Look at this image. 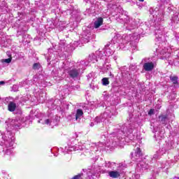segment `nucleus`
<instances>
[{
  "label": "nucleus",
  "instance_id": "a19ab883",
  "mask_svg": "<svg viewBox=\"0 0 179 179\" xmlns=\"http://www.w3.org/2000/svg\"><path fill=\"white\" fill-rule=\"evenodd\" d=\"M25 83H27V85H34V83H33V82H31V81H30L29 80H27L25 81Z\"/></svg>",
  "mask_w": 179,
  "mask_h": 179
},
{
  "label": "nucleus",
  "instance_id": "7ed1b4c3",
  "mask_svg": "<svg viewBox=\"0 0 179 179\" xmlns=\"http://www.w3.org/2000/svg\"><path fill=\"white\" fill-rule=\"evenodd\" d=\"M152 15L155 17V36L157 41H160L164 34V27L160 24L161 22L164 20V10L162 8L156 7L150 10Z\"/></svg>",
  "mask_w": 179,
  "mask_h": 179
},
{
  "label": "nucleus",
  "instance_id": "393cba45",
  "mask_svg": "<svg viewBox=\"0 0 179 179\" xmlns=\"http://www.w3.org/2000/svg\"><path fill=\"white\" fill-rule=\"evenodd\" d=\"M8 110L11 113L16 110V103L14 102H10L8 106Z\"/></svg>",
  "mask_w": 179,
  "mask_h": 179
},
{
  "label": "nucleus",
  "instance_id": "9b49d317",
  "mask_svg": "<svg viewBox=\"0 0 179 179\" xmlns=\"http://www.w3.org/2000/svg\"><path fill=\"white\" fill-rule=\"evenodd\" d=\"M39 124H43V125L46 124L50 127H54V125H57V120L54 119H41L38 121Z\"/></svg>",
  "mask_w": 179,
  "mask_h": 179
},
{
  "label": "nucleus",
  "instance_id": "bb28decb",
  "mask_svg": "<svg viewBox=\"0 0 179 179\" xmlns=\"http://www.w3.org/2000/svg\"><path fill=\"white\" fill-rule=\"evenodd\" d=\"M83 115V110L82 109H78L76 113V120L78 121V120H80V117Z\"/></svg>",
  "mask_w": 179,
  "mask_h": 179
},
{
  "label": "nucleus",
  "instance_id": "6e6552de",
  "mask_svg": "<svg viewBox=\"0 0 179 179\" xmlns=\"http://www.w3.org/2000/svg\"><path fill=\"white\" fill-rule=\"evenodd\" d=\"M64 71L67 72L69 76L72 79H78L80 76V72L75 67H69L68 69L64 67Z\"/></svg>",
  "mask_w": 179,
  "mask_h": 179
},
{
  "label": "nucleus",
  "instance_id": "5701e85b",
  "mask_svg": "<svg viewBox=\"0 0 179 179\" xmlns=\"http://www.w3.org/2000/svg\"><path fill=\"white\" fill-rule=\"evenodd\" d=\"M23 122H24V121H21L20 119H19V120H15V123H14V128H15L16 129H17L18 128H22V127H23Z\"/></svg>",
  "mask_w": 179,
  "mask_h": 179
},
{
  "label": "nucleus",
  "instance_id": "37998d69",
  "mask_svg": "<svg viewBox=\"0 0 179 179\" xmlns=\"http://www.w3.org/2000/svg\"><path fill=\"white\" fill-rule=\"evenodd\" d=\"M109 76H110L111 78H114V75L111 73V70L109 71Z\"/></svg>",
  "mask_w": 179,
  "mask_h": 179
},
{
  "label": "nucleus",
  "instance_id": "4c0bfd02",
  "mask_svg": "<svg viewBox=\"0 0 179 179\" xmlns=\"http://www.w3.org/2000/svg\"><path fill=\"white\" fill-rule=\"evenodd\" d=\"M3 62H6V64H10V62H12V57L3 59Z\"/></svg>",
  "mask_w": 179,
  "mask_h": 179
},
{
  "label": "nucleus",
  "instance_id": "c85d7f7f",
  "mask_svg": "<svg viewBox=\"0 0 179 179\" xmlns=\"http://www.w3.org/2000/svg\"><path fill=\"white\" fill-rule=\"evenodd\" d=\"M80 45V47L82 46V43H80V40L79 41H74L73 43L71 44V50H75L76 47Z\"/></svg>",
  "mask_w": 179,
  "mask_h": 179
},
{
  "label": "nucleus",
  "instance_id": "4d7b16f0",
  "mask_svg": "<svg viewBox=\"0 0 179 179\" xmlns=\"http://www.w3.org/2000/svg\"><path fill=\"white\" fill-rule=\"evenodd\" d=\"M67 12H69V10H67Z\"/></svg>",
  "mask_w": 179,
  "mask_h": 179
},
{
  "label": "nucleus",
  "instance_id": "5fc2aeb1",
  "mask_svg": "<svg viewBox=\"0 0 179 179\" xmlns=\"http://www.w3.org/2000/svg\"><path fill=\"white\" fill-rule=\"evenodd\" d=\"M93 125H94V124L91 123V127H93Z\"/></svg>",
  "mask_w": 179,
  "mask_h": 179
},
{
  "label": "nucleus",
  "instance_id": "aec40b11",
  "mask_svg": "<svg viewBox=\"0 0 179 179\" xmlns=\"http://www.w3.org/2000/svg\"><path fill=\"white\" fill-rule=\"evenodd\" d=\"M173 145H174V141H169L164 145L162 149H165L166 153H167L168 151L173 149Z\"/></svg>",
  "mask_w": 179,
  "mask_h": 179
},
{
  "label": "nucleus",
  "instance_id": "f704fd0d",
  "mask_svg": "<svg viewBox=\"0 0 179 179\" xmlns=\"http://www.w3.org/2000/svg\"><path fill=\"white\" fill-rule=\"evenodd\" d=\"M87 177H85V179H94L93 178V173L90 171L87 173Z\"/></svg>",
  "mask_w": 179,
  "mask_h": 179
},
{
  "label": "nucleus",
  "instance_id": "f8f14e48",
  "mask_svg": "<svg viewBox=\"0 0 179 179\" xmlns=\"http://www.w3.org/2000/svg\"><path fill=\"white\" fill-rule=\"evenodd\" d=\"M155 66H156V62H147L143 64V68L147 72H150L155 69Z\"/></svg>",
  "mask_w": 179,
  "mask_h": 179
},
{
  "label": "nucleus",
  "instance_id": "3c124183",
  "mask_svg": "<svg viewBox=\"0 0 179 179\" xmlns=\"http://www.w3.org/2000/svg\"><path fill=\"white\" fill-rule=\"evenodd\" d=\"M166 166H164V165H163L162 167H159V169H164Z\"/></svg>",
  "mask_w": 179,
  "mask_h": 179
},
{
  "label": "nucleus",
  "instance_id": "8fccbe9b",
  "mask_svg": "<svg viewBox=\"0 0 179 179\" xmlns=\"http://www.w3.org/2000/svg\"><path fill=\"white\" fill-rule=\"evenodd\" d=\"M102 138H103V139H106V138H107V137H106V135H103Z\"/></svg>",
  "mask_w": 179,
  "mask_h": 179
},
{
  "label": "nucleus",
  "instance_id": "4be33fe9",
  "mask_svg": "<svg viewBox=\"0 0 179 179\" xmlns=\"http://www.w3.org/2000/svg\"><path fill=\"white\" fill-rule=\"evenodd\" d=\"M103 17H98L94 22V27H95V29H99V27L103 24Z\"/></svg>",
  "mask_w": 179,
  "mask_h": 179
},
{
  "label": "nucleus",
  "instance_id": "ea45409f",
  "mask_svg": "<svg viewBox=\"0 0 179 179\" xmlns=\"http://www.w3.org/2000/svg\"><path fill=\"white\" fill-rule=\"evenodd\" d=\"M94 1L96 0H85V1L87 3L90 2L92 5V3H94Z\"/></svg>",
  "mask_w": 179,
  "mask_h": 179
},
{
  "label": "nucleus",
  "instance_id": "dca6fc26",
  "mask_svg": "<svg viewBox=\"0 0 179 179\" xmlns=\"http://www.w3.org/2000/svg\"><path fill=\"white\" fill-rule=\"evenodd\" d=\"M83 150V147L82 145H76L71 147H69L68 148H65L64 153H69V152H76V150Z\"/></svg>",
  "mask_w": 179,
  "mask_h": 179
},
{
  "label": "nucleus",
  "instance_id": "c9c22d12",
  "mask_svg": "<svg viewBox=\"0 0 179 179\" xmlns=\"http://www.w3.org/2000/svg\"><path fill=\"white\" fill-rule=\"evenodd\" d=\"M103 121V118L101 117V116L100 115L99 117H96L95 119H94V122L96 123V124H99V122H102Z\"/></svg>",
  "mask_w": 179,
  "mask_h": 179
},
{
  "label": "nucleus",
  "instance_id": "1a4fd4ad",
  "mask_svg": "<svg viewBox=\"0 0 179 179\" xmlns=\"http://www.w3.org/2000/svg\"><path fill=\"white\" fill-rule=\"evenodd\" d=\"M90 38H92V34L90 33V30L87 29L83 31V34L80 37V42L81 44H86L90 41Z\"/></svg>",
  "mask_w": 179,
  "mask_h": 179
},
{
  "label": "nucleus",
  "instance_id": "cd10ccee",
  "mask_svg": "<svg viewBox=\"0 0 179 179\" xmlns=\"http://www.w3.org/2000/svg\"><path fill=\"white\" fill-rule=\"evenodd\" d=\"M114 166H115V162H108L105 164V167H106V169H111L112 170H113V169H115Z\"/></svg>",
  "mask_w": 179,
  "mask_h": 179
},
{
  "label": "nucleus",
  "instance_id": "b1692460",
  "mask_svg": "<svg viewBox=\"0 0 179 179\" xmlns=\"http://www.w3.org/2000/svg\"><path fill=\"white\" fill-rule=\"evenodd\" d=\"M159 121L161 124H163L164 125H167V122L169 121V119L167 118L166 115H162L159 117Z\"/></svg>",
  "mask_w": 179,
  "mask_h": 179
},
{
  "label": "nucleus",
  "instance_id": "6e6d98bb",
  "mask_svg": "<svg viewBox=\"0 0 179 179\" xmlns=\"http://www.w3.org/2000/svg\"><path fill=\"white\" fill-rule=\"evenodd\" d=\"M134 69H135V66H133Z\"/></svg>",
  "mask_w": 179,
  "mask_h": 179
},
{
  "label": "nucleus",
  "instance_id": "7c9ffc66",
  "mask_svg": "<svg viewBox=\"0 0 179 179\" xmlns=\"http://www.w3.org/2000/svg\"><path fill=\"white\" fill-rule=\"evenodd\" d=\"M71 179H85V174L83 173H79L77 176H75L74 177L71 178Z\"/></svg>",
  "mask_w": 179,
  "mask_h": 179
},
{
  "label": "nucleus",
  "instance_id": "9d476101",
  "mask_svg": "<svg viewBox=\"0 0 179 179\" xmlns=\"http://www.w3.org/2000/svg\"><path fill=\"white\" fill-rule=\"evenodd\" d=\"M131 155L134 162H138V163L139 162H141V157H142V151H141V148L139 147H137L134 153H131Z\"/></svg>",
  "mask_w": 179,
  "mask_h": 179
},
{
  "label": "nucleus",
  "instance_id": "72a5a7b5",
  "mask_svg": "<svg viewBox=\"0 0 179 179\" xmlns=\"http://www.w3.org/2000/svg\"><path fill=\"white\" fill-rule=\"evenodd\" d=\"M103 71L107 72L108 71H111V67L110 66V65L105 64L103 65Z\"/></svg>",
  "mask_w": 179,
  "mask_h": 179
},
{
  "label": "nucleus",
  "instance_id": "58836bf2",
  "mask_svg": "<svg viewBox=\"0 0 179 179\" xmlns=\"http://www.w3.org/2000/svg\"><path fill=\"white\" fill-rule=\"evenodd\" d=\"M93 76H94V73H90V74H88L87 76V79L89 80L90 79H92V78H93Z\"/></svg>",
  "mask_w": 179,
  "mask_h": 179
},
{
  "label": "nucleus",
  "instance_id": "ddd939ff",
  "mask_svg": "<svg viewBox=\"0 0 179 179\" xmlns=\"http://www.w3.org/2000/svg\"><path fill=\"white\" fill-rule=\"evenodd\" d=\"M170 24L172 26V27H174V29L178 28L179 26V17L178 13H175L171 19Z\"/></svg>",
  "mask_w": 179,
  "mask_h": 179
},
{
  "label": "nucleus",
  "instance_id": "a18cd8bd",
  "mask_svg": "<svg viewBox=\"0 0 179 179\" xmlns=\"http://www.w3.org/2000/svg\"><path fill=\"white\" fill-rule=\"evenodd\" d=\"M3 85H5L4 81H0V86H2Z\"/></svg>",
  "mask_w": 179,
  "mask_h": 179
},
{
  "label": "nucleus",
  "instance_id": "f257e3e1",
  "mask_svg": "<svg viewBox=\"0 0 179 179\" xmlns=\"http://www.w3.org/2000/svg\"><path fill=\"white\" fill-rule=\"evenodd\" d=\"M138 38L139 36L136 34L123 35L116 34L111 41V43H108L105 45V48L101 51H96V55L102 58V59H107L106 57H110L114 54V50H115V43L118 44L120 50H130V51H135L138 47L136 43H138Z\"/></svg>",
  "mask_w": 179,
  "mask_h": 179
},
{
  "label": "nucleus",
  "instance_id": "2f4dec72",
  "mask_svg": "<svg viewBox=\"0 0 179 179\" xmlns=\"http://www.w3.org/2000/svg\"><path fill=\"white\" fill-rule=\"evenodd\" d=\"M102 84L103 86H108V85H110V81H108V78H103L102 79Z\"/></svg>",
  "mask_w": 179,
  "mask_h": 179
},
{
  "label": "nucleus",
  "instance_id": "39448f33",
  "mask_svg": "<svg viewBox=\"0 0 179 179\" xmlns=\"http://www.w3.org/2000/svg\"><path fill=\"white\" fill-rule=\"evenodd\" d=\"M3 141L0 143V146L5 148H12L15 144V133L7 131L6 133L1 132Z\"/></svg>",
  "mask_w": 179,
  "mask_h": 179
},
{
  "label": "nucleus",
  "instance_id": "864d4df0",
  "mask_svg": "<svg viewBox=\"0 0 179 179\" xmlns=\"http://www.w3.org/2000/svg\"><path fill=\"white\" fill-rule=\"evenodd\" d=\"M140 2H143L145 0H138Z\"/></svg>",
  "mask_w": 179,
  "mask_h": 179
},
{
  "label": "nucleus",
  "instance_id": "de8ad7c7",
  "mask_svg": "<svg viewBox=\"0 0 179 179\" xmlns=\"http://www.w3.org/2000/svg\"><path fill=\"white\" fill-rule=\"evenodd\" d=\"M153 113V109L150 110L148 114H152Z\"/></svg>",
  "mask_w": 179,
  "mask_h": 179
},
{
  "label": "nucleus",
  "instance_id": "a211bd4d",
  "mask_svg": "<svg viewBox=\"0 0 179 179\" xmlns=\"http://www.w3.org/2000/svg\"><path fill=\"white\" fill-rule=\"evenodd\" d=\"M163 155H166V148H161L153 155V159H160L163 156Z\"/></svg>",
  "mask_w": 179,
  "mask_h": 179
},
{
  "label": "nucleus",
  "instance_id": "f03ea898",
  "mask_svg": "<svg viewBox=\"0 0 179 179\" xmlns=\"http://www.w3.org/2000/svg\"><path fill=\"white\" fill-rule=\"evenodd\" d=\"M113 9H115V12H117V14L112 12V15L115 17V20L119 22V23H124L127 30H134V29H136L139 26V20H129V17L124 15V10L121 7H117V6L113 5Z\"/></svg>",
  "mask_w": 179,
  "mask_h": 179
},
{
  "label": "nucleus",
  "instance_id": "6ab92c4d",
  "mask_svg": "<svg viewBox=\"0 0 179 179\" xmlns=\"http://www.w3.org/2000/svg\"><path fill=\"white\" fill-rule=\"evenodd\" d=\"M108 174L110 178H118L121 176V172L119 171H110Z\"/></svg>",
  "mask_w": 179,
  "mask_h": 179
},
{
  "label": "nucleus",
  "instance_id": "a878e982",
  "mask_svg": "<svg viewBox=\"0 0 179 179\" xmlns=\"http://www.w3.org/2000/svg\"><path fill=\"white\" fill-rule=\"evenodd\" d=\"M99 148H100V145H97L96 143H92L90 147V150L91 152H97L99 150Z\"/></svg>",
  "mask_w": 179,
  "mask_h": 179
},
{
  "label": "nucleus",
  "instance_id": "e433bc0d",
  "mask_svg": "<svg viewBox=\"0 0 179 179\" xmlns=\"http://www.w3.org/2000/svg\"><path fill=\"white\" fill-rule=\"evenodd\" d=\"M41 65L39 63H35L33 65V69H40Z\"/></svg>",
  "mask_w": 179,
  "mask_h": 179
},
{
  "label": "nucleus",
  "instance_id": "4468645a",
  "mask_svg": "<svg viewBox=\"0 0 179 179\" xmlns=\"http://www.w3.org/2000/svg\"><path fill=\"white\" fill-rule=\"evenodd\" d=\"M87 65H89L88 62L85 60H82L77 62L76 66L80 72H83V71L86 69V66H87Z\"/></svg>",
  "mask_w": 179,
  "mask_h": 179
},
{
  "label": "nucleus",
  "instance_id": "473e14b6",
  "mask_svg": "<svg viewBox=\"0 0 179 179\" xmlns=\"http://www.w3.org/2000/svg\"><path fill=\"white\" fill-rule=\"evenodd\" d=\"M170 79L174 85H177V83H178V77L173 76V77H171Z\"/></svg>",
  "mask_w": 179,
  "mask_h": 179
},
{
  "label": "nucleus",
  "instance_id": "423d86ee",
  "mask_svg": "<svg viewBox=\"0 0 179 179\" xmlns=\"http://www.w3.org/2000/svg\"><path fill=\"white\" fill-rule=\"evenodd\" d=\"M156 52L162 55L161 59H169L171 55L170 52H169V49L163 46H158V48H156Z\"/></svg>",
  "mask_w": 179,
  "mask_h": 179
},
{
  "label": "nucleus",
  "instance_id": "2eb2a0df",
  "mask_svg": "<svg viewBox=\"0 0 179 179\" xmlns=\"http://www.w3.org/2000/svg\"><path fill=\"white\" fill-rule=\"evenodd\" d=\"M99 59H103V58H101V55L99 56L96 55V52L95 54L94 53L90 54L88 57V62H92V64L97 62Z\"/></svg>",
  "mask_w": 179,
  "mask_h": 179
},
{
  "label": "nucleus",
  "instance_id": "49530a36",
  "mask_svg": "<svg viewBox=\"0 0 179 179\" xmlns=\"http://www.w3.org/2000/svg\"><path fill=\"white\" fill-rule=\"evenodd\" d=\"M34 82H36L37 80V76H34L33 78Z\"/></svg>",
  "mask_w": 179,
  "mask_h": 179
},
{
  "label": "nucleus",
  "instance_id": "79ce46f5",
  "mask_svg": "<svg viewBox=\"0 0 179 179\" xmlns=\"http://www.w3.org/2000/svg\"><path fill=\"white\" fill-rule=\"evenodd\" d=\"M176 38L178 41H179V33L176 34Z\"/></svg>",
  "mask_w": 179,
  "mask_h": 179
},
{
  "label": "nucleus",
  "instance_id": "bf43d9fd",
  "mask_svg": "<svg viewBox=\"0 0 179 179\" xmlns=\"http://www.w3.org/2000/svg\"><path fill=\"white\" fill-rule=\"evenodd\" d=\"M178 58L179 59V57H178Z\"/></svg>",
  "mask_w": 179,
  "mask_h": 179
},
{
  "label": "nucleus",
  "instance_id": "13d9d810",
  "mask_svg": "<svg viewBox=\"0 0 179 179\" xmlns=\"http://www.w3.org/2000/svg\"><path fill=\"white\" fill-rule=\"evenodd\" d=\"M20 1H23V0H20Z\"/></svg>",
  "mask_w": 179,
  "mask_h": 179
},
{
  "label": "nucleus",
  "instance_id": "0eeeda50",
  "mask_svg": "<svg viewBox=\"0 0 179 179\" xmlns=\"http://www.w3.org/2000/svg\"><path fill=\"white\" fill-rule=\"evenodd\" d=\"M149 169H150L149 164L146 163V159H143L137 163L136 170L137 173H144L146 170H149Z\"/></svg>",
  "mask_w": 179,
  "mask_h": 179
},
{
  "label": "nucleus",
  "instance_id": "412c9836",
  "mask_svg": "<svg viewBox=\"0 0 179 179\" xmlns=\"http://www.w3.org/2000/svg\"><path fill=\"white\" fill-rule=\"evenodd\" d=\"M111 115H113L111 111L110 110H106L103 114L101 115V118H102L103 120H107V118H111Z\"/></svg>",
  "mask_w": 179,
  "mask_h": 179
},
{
  "label": "nucleus",
  "instance_id": "c756f323",
  "mask_svg": "<svg viewBox=\"0 0 179 179\" xmlns=\"http://www.w3.org/2000/svg\"><path fill=\"white\" fill-rule=\"evenodd\" d=\"M4 155L6 156H13L14 153H13V151L12 150V149L9 148V149H6L4 151Z\"/></svg>",
  "mask_w": 179,
  "mask_h": 179
},
{
  "label": "nucleus",
  "instance_id": "c03bdc74",
  "mask_svg": "<svg viewBox=\"0 0 179 179\" xmlns=\"http://www.w3.org/2000/svg\"><path fill=\"white\" fill-rule=\"evenodd\" d=\"M44 100H45V98H43L42 99H40L39 103H44Z\"/></svg>",
  "mask_w": 179,
  "mask_h": 179
},
{
  "label": "nucleus",
  "instance_id": "09e8293b",
  "mask_svg": "<svg viewBox=\"0 0 179 179\" xmlns=\"http://www.w3.org/2000/svg\"><path fill=\"white\" fill-rule=\"evenodd\" d=\"M117 56H115V57H113V59H114L115 61H117Z\"/></svg>",
  "mask_w": 179,
  "mask_h": 179
},
{
  "label": "nucleus",
  "instance_id": "603ef678",
  "mask_svg": "<svg viewBox=\"0 0 179 179\" xmlns=\"http://www.w3.org/2000/svg\"><path fill=\"white\" fill-rule=\"evenodd\" d=\"M173 179H179V177H174Z\"/></svg>",
  "mask_w": 179,
  "mask_h": 179
},
{
  "label": "nucleus",
  "instance_id": "f3484780",
  "mask_svg": "<svg viewBox=\"0 0 179 179\" xmlns=\"http://www.w3.org/2000/svg\"><path fill=\"white\" fill-rule=\"evenodd\" d=\"M164 138V131L161 130L160 131H156L155 134V138L158 141V143H160L162 139Z\"/></svg>",
  "mask_w": 179,
  "mask_h": 179
},
{
  "label": "nucleus",
  "instance_id": "20e7f679",
  "mask_svg": "<svg viewBox=\"0 0 179 179\" xmlns=\"http://www.w3.org/2000/svg\"><path fill=\"white\" fill-rule=\"evenodd\" d=\"M134 131V124L128 122L127 123L123 124L120 129H116L113 132V135L116 136L118 141L124 139V138H129L130 141H136L138 137L132 134Z\"/></svg>",
  "mask_w": 179,
  "mask_h": 179
}]
</instances>
